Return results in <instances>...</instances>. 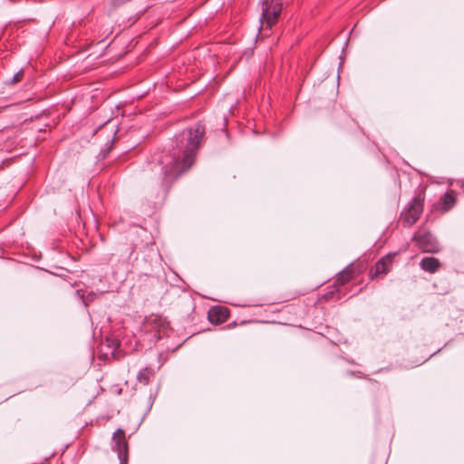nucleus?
Segmentation results:
<instances>
[{
    "instance_id": "f257e3e1",
    "label": "nucleus",
    "mask_w": 464,
    "mask_h": 464,
    "mask_svg": "<svg viewBox=\"0 0 464 464\" xmlns=\"http://www.w3.org/2000/svg\"><path fill=\"white\" fill-rule=\"evenodd\" d=\"M203 138V125L200 123L182 130L175 136L172 148L162 152L156 159L151 169L157 171L155 181L163 189H169L183 173L195 163L198 150Z\"/></svg>"
},
{
    "instance_id": "f03ea898",
    "label": "nucleus",
    "mask_w": 464,
    "mask_h": 464,
    "mask_svg": "<svg viewBox=\"0 0 464 464\" xmlns=\"http://www.w3.org/2000/svg\"><path fill=\"white\" fill-rule=\"evenodd\" d=\"M140 331L148 341L153 343L162 340L164 337H169V334H173L169 322L162 315L155 314L145 317Z\"/></svg>"
},
{
    "instance_id": "7ed1b4c3",
    "label": "nucleus",
    "mask_w": 464,
    "mask_h": 464,
    "mask_svg": "<svg viewBox=\"0 0 464 464\" xmlns=\"http://www.w3.org/2000/svg\"><path fill=\"white\" fill-rule=\"evenodd\" d=\"M153 244V238L146 228L135 227L134 229L130 232L128 242L121 244L117 251L121 255H125L127 260H130L137 249L146 248Z\"/></svg>"
},
{
    "instance_id": "20e7f679",
    "label": "nucleus",
    "mask_w": 464,
    "mask_h": 464,
    "mask_svg": "<svg viewBox=\"0 0 464 464\" xmlns=\"http://www.w3.org/2000/svg\"><path fill=\"white\" fill-rule=\"evenodd\" d=\"M282 8L281 0H263L261 2L259 32L263 37H268L271 34V29L278 22Z\"/></svg>"
},
{
    "instance_id": "39448f33",
    "label": "nucleus",
    "mask_w": 464,
    "mask_h": 464,
    "mask_svg": "<svg viewBox=\"0 0 464 464\" xmlns=\"http://www.w3.org/2000/svg\"><path fill=\"white\" fill-rule=\"evenodd\" d=\"M425 200V193L419 192L409 203L408 207L401 212L400 220L403 227H411L420 218Z\"/></svg>"
},
{
    "instance_id": "423d86ee",
    "label": "nucleus",
    "mask_w": 464,
    "mask_h": 464,
    "mask_svg": "<svg viewBox=\"0 0 464 464\" xmlns=\"http://www.w3.org/2000/svg\"><path fill=\"white\" fill-rule=\"evenodd\" d=\"M112 450L118 455L120 464H128L129 461V442L126 438L125 430L117 429L112 436Z\"/></svg>"
},
{
    "instance_id": "0eeeda50",
    "label": "nucleus",
    "mask_w": 464,
    "mask_h": 464,
    "mask_svg": "<svg viewBox=\"0 0 464 464\" xmlns=\"http://www.w3.org/2000/svg\"><path fill=\"white\" fill-rule=\"evenodd\" d=\"M412 240L422 252L439 253L440 251L438 240L430 232H416L412 237Z\"/></svg>"
},
{
    "instance_id": "6e6552de",
    "label": "nucleus",
    "mask_w": 464,
    "mask_h": 464,
    "mask_svg": "<svg viewBox=\"0 0 464 464\" xmlns=\"http://www.w3.org/2000/svg\"><path fill=\"white\" fill-rule=\"evenodd\" d=\"M394 256L395 254H388L377 261L370 271L371 279L387 274L392 268Z\"/></svg>"
},
{
    "instance_id": "1a4fd4ad",
    "label": "nucleus",
    "mask_w": 464,
    "mask_h": 464,
    "mask_svg": "<svg viewBox=\"0 0 464 464\" xmlns=\"http://www.w3.org/2000/svg\"><path fill=\"white\" fill-rule=\"evenodd\" d=\"M229 316V309L223 305H215L208 312V319L212 324H220Z\"/></svg>"
},
{
    "instance_id": "9d476101",
    "label": "nucleus",
    "mask_w": 464,
    "mask_h": 464,
    "mask_svg": "<svg viewBox=\"0 0 464 464\" xmlns=\"http://www.w3.org/2000/svg\"><path fill=\"white\" fill-rule=\"evenodd\" d=\"M354 278V268L352 265L347 266L343 271L338 273L334 282V287L335 292L339 291V288L345 284L349 283Z\"/></svg>"
},
{
    "instance_id": "9b49d317",
    "label": "nucleus",
    "mask_w": 464,
    "mask_h": 464,
    "mask_svg": "<svg viewBox=\"0 0 464 464\" xmlns=\"http://www.w3.org/2000/svg\"><path fill=\"white\" fill-rule=\"evenodd\" d=\"M456 204V194L454 190L447 191L435 204V208L445 213L450 210Z\"/></svg>"
},
{
    "instance_id": "f8f14e48",
    "label": "nucleus",
    "mask_w": 464,
    "mask_h": 464,
    "mask_svg": "<svg viewBox=\"0 0 464 464\" xmlns=\"http://www.w3.org/2000/svg\"><path fill=\"white\" fill-rule=\"evenodd\" d=\"M440 266L438 258L433 256L423 257L420 262V266L423 271L435 273Z\"/></svg>"
},
{
    "instance_id": "ddd939ff",
    "label": "nucleus",
    "mask_w": 464,
    "mask_h": 464,
    "mask_svg": "<svg viewBox=\"0 0 464 464\" xmlns=\"http://www.w3.org/2000/svg\"><path fill=\"white\" fill-rule=\"evenodd\" d=\"M155 377V371L151 367L141 369L137 375V382L142 385H148Z\"/></svg>"
},
{
    "instance_id": "4468645a",
    "label": "nucleus",
    "mask_w": 464,
    "mask_h": 464,
    "mask_svg": "<svg viewBox=\"0 0 464 464\" xmlns=\"http://www.w3.org/2000/svg\"><path fill=\"white\" fill-rule=\"evenodd\" d=\"M24 70L21 69L13 76V78L11 80L6 82V83L9 85H14V84L20 82L24 78Z\"/></svg>"
},
{
    "instance_id": "2eb2a0df",
    "label": "nucleus",
    "mask_w": 464,
    "mask_h": 464,
    "mask_svg": "<svg viewBox=\"0 0 464 464\" xmlns=\"http://www.w3.org/2000/svg\"><path fill=\"white\" fill-rule=\"evenodd\" d=\"M131 0H111V5L113 7V8H117L121 5H125L126 3L128 2H130Z\"/></svg>"
},
{
    "instance_id": "dca6fc26",
    "label": "nucleus",
    "mask_w": 464,
    "mask_h": 464,
    "mask_svg": "<svg viewBox=\"0 0 464 464\" xmlns=\"http://www.w3.org/2000/svg\"><path fill=\"white\" fill-rule=\"evenodd\" d=\"M166 346H167V349H168V350H171L172 352H175V351L179 347V344H178V345H176V346H174V347H171V348H170V347H169L168 345H166Z\"/></svg>"
},
{
    "instance_id": "f3484780",
    "label": "nucleus",
    "mask_w": 464,
    "mask_h": 464,
    "mask_svg": "<svg viewBox=\"0 0 464 464\" xmlns=\"http://www.w3.org/2000/svg\"><path fill=\"white\" fill-rule=\"evenodd\" d=\"M334 294V291H331V292H329V293L327 294V296H328V295H331V296H332Z\"/></svg>"
}]
</instances>
